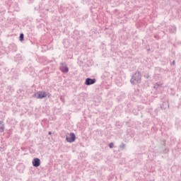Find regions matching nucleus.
<instances>
[{"instance_id":"nucleus-16","label":"nucleus","mask_w":181,"mask_h":181,"mask_svg":"<svg viewBox=\"0 0 181 181\" xmlns=\"http://www.w3.org/2000/svg\"><path fill=\"white\" fill-rule=\"evenodd\" d=\"M172 64H176V62H175V60L173 61Z\"/></svg>"},{"instance_id":"nucleus-1","label":"nucleus","mask_w":181,"mask_h":181,"mask_svg":"<svg viewBox=\"0 0 181 181\" xmlns=\"http://www.w3.org/2000/svg\"><path fill=\"white\" fill-rule=\"evenodd\" d=\"M142 81V77L141 76V72L137 71L134 75H132L130 83L133 85L140 84Z\"/></svg>"},{"instance_id":"nucleus-3","label":"nucleus","mask_w":181,"mask_h":181,"mask_svg":"<svg viewBox=\"0 0 181 181\" xmlns=\"http://www.w3.org/2000/svg\"><path fill=\"white\" fill-rule=\"evenodd\" d=\"M66 142H69V144H73L74 141H76V134L74 133H70L69 136H66Z\"/></svg>"},{"instance_id":"nucleus-5","label":"nucleus","mask_w":181,"mask_h":181,"mask_svg":"<svg viewBox=\"0 0 181 181\" xmlns=\"http://www.w3.org/2000/svg\"><path fill=\"white\" fill-rule=\"evenodd\" d=\"M95 81H97V79H95V78H87L85 81V84L86 86H91L93 84H95Z\"/></svg>"},{"instance_id":"nucleus-4","label":"nucleus","mask_w":181,"mask_h":181,"mask_svg":"<svg viewBox=\"0 0 181 181\" xmlns=\"http://www.w3.org/2000/svg\"><path fill=\"white\" fill-rule=\"evenodd\" d=\"M61 66H59V69L62 73H69V67L67 66V64L66 62H62Z\"/></svg>"},{"instance_id":"nucleus-9","label":"nucleus","mask_w":181,"mask_h":181,"mask_svg":"<svg viewBox=\"0 0 181 181\" xmlns=\"http://www.w3.org/2000/svg\"><path fill=\"white\" fill-rule=\"evenodd\" d=\"M170 33H176V27H171L169 29Z\"/></svg>"},{"instance_id":"nucleus-8","label":"nucleus","mask_w":181,"mask_h":181,"mask_svg":"<svg viewBox=\"0 0 181 181\" xmlns=\"http://www.w3.org/2000/svg\"><path fill=\"white\" fill-rule=\"evenodd\" d=\"M19 40L20 42H23L25 40V35L23 33L20 34Z\"/></svg>"},{"instance_id":"nucleus-10","label":"nucleus","mask_w":181,"mask_h":181,"mask_svg":"<svg viewBox=\"0 0 181 181\" xmlns=\"http://www.w3.org/2000/svg\"><path fill=\"white\" fill-rule=\"evenodd\" d=\"M160 87H162V84L156 83V84H154L153 88L158 90V88H160Z\"/></svg>"},{"instance_id":"nucleus-12","label":"nucleus","mask_w":181,"mask_h":181,"mask_svg":"<svg viewBox=\"0 0 181 181\" xmlns=\"http://www.w3.org/2000/svg\"><path fill=\"white\" fill-rule=\"evenodd\" d=\"M120 149H125V144L122 143V144L119 146Z\"/></svg>"},{"instance_id":"nucleus-15","label":"nucleus","mask_w":181,"mask_h":181,"mask_svg":"<svg viewBox=\"0 0 181 181\" xmlns=\"http://www.w3.org/2000/svg\"><path fill=\"white\" fill-rule=\"evenodd\" d=\"M61 100L63 102V101H64V99H63V97L62 96H61Z\"/></svg>"},{"instance_id":"nucleus-6","label":"nucleus","mask_w":181,"mask_h":181,"mask_svg":"<svg viewBox=\"0 0 181 181\" xmlns=\"http://www.w3.org/2000/svg\"><path fill=\"white\" fill-rule=\"evenodd\" d=\"M33 166H34V168H39V166H40V159L38 158H35L33 160Z\"/></svg>"},{"instance_id":"nucleus-7","label":"nucleus","mask_w":181,"mask_h":181,"mask_svg":"<svg viewBox=\"0 0 181 181\" xmlns=\"http://www.w3.org/2000/svg\"><path fill=\"white\" fill-rule=\"evenodd\" d=\"M161 110H166V108H169V102H163L160 105Z\"/></svg>"},{"instance_id":"nucleus-11","label":"nucleus","mask_w":181,"mask_h":181,"mask_svg":"<svg viewBox=\"0 0 181 181\" xmlns=\"http://www.w3.org/2000/svg\"><path fill=\"white\" fill-rule=\"evenodd\" d=\"M5 131V124L1 125L0 127V132H4Z\"/></svg>"},{"instance_id":"nucleus-2","label":"nucleus","mask_w":181,"mask_h":181,"mask_svg":"<svg viewBox=\"0 0 181 181\" xmlns=\"http://www.w3.org/2000/svg\"><path fill=\"white\" fill-rule=\"evenodd\" d=\"M47 96L48 98L50 97V94L49 93L47 94L45 91H38L33 95V97H36L37 100H42L43 98H46V97Z\"/></svg>"},{"instance_id":"nucleus-13","label":"nucleus","mask_w":181,"mask_h":181,"mask_svg":"<svg viewBox=\"0 0 181 181\" xmlns=\"http://www.w3.org/2000/svg\"><path fill=\"white\" fill-rule=\"evenodd\" d=\"M109 148H110V149H112V148H114V143H110V144H109Z\"/></svg>"},{"instance_id":"nucleus-14","label":"nucleus","mask_w":181,"mask_h":181,"mask_svg":"<svg viewBox=\"0 0 181 181\" xmlns=\"http://www.w3.org/2000/svg\"><path fill=\"white\" fill-rule=\"evenodd\" d=\"M4 124V121L0 120V125H3Z\"/></svg>"},{"instance_id":"nucleus-17","label":"nucleus","mask_w":181,"mask_h":181,"mask_svg":"<svg viewBox=\"0 0 181 181\" xmlns=\"http://www.w3.org/2000/svg\"><path fill=\"white\" fill-rule=\"evenodd\" d=\"M49 135H52V132H48Z\"/></svg>"}]
</instances>
